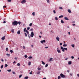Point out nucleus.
<instances>
[{
    "instance_id": "obj_23",
    "label": "nucleus",
    "mask_w": 79,
    "mask_h": 79,
    "mask_svg": "<svg viewBox=\"0 0 79 79\" xmlns=\"http://www.w3.org/2000/svg\"><path fill=\"white\" fill-rule=\"evenodd\" d=\"M61 23H62V24H63V23H64V21H63V20H61Z\"/></svg>"
},
{
    "instance_id": "obj_49",
    "label": "nucleus",
    "mask_w": 79,
    "mask_h": 79,
    "mask_svg": "<svg viewBox=\"0 0 79 79\" xmlns=\"http://www.w3.org/2000/svg\"><path fill=\"white\" fill-rule=\"evenodd\" d=\"M25 79H28V77H25Z\"/></svg>"
},
{
    "instance_id": "obj_6",
    "label": "nucleus",
    "mask_w": 79,
    "mask_h": 79,
    "mask_svg": "<svg viewBox=\"0 0 79 79\" xmlns=\"http://www.w3.org/2000/svg\"><path fill=\"white\" fill-rule=\"evenodd\" d=\"M60 48H61V50H62V52H64V48H63V47L61 46Z\"/></svg>"
},
{
    "instance_id": "obj_44",
    "label": "nucleus",
    "mask_w": 79,
    "mask_h": 79,
    "mask_svg": "<svg viewBox=\"0 0 79 79\" xmlns=\"http://www.w3.org/2000/svg\"><path fill=\"white\" fill-rule=\"evenodd\" d=\"M71 58L72 59H74V56H71Z\"/></svg>"
},
{
    "instance_id": "obj_40",
    "label": "nucleus",
    "mask_w": 79,
    "mask_h": 79,
    "mask_svg": "<svg viewBox=\"0 0 79 79\" xmlns=\"http://www.w3.org/2000/svg\"><path fill=\"white\" fill-rule=\"evenodd\" d=\"M59 9H60V10H63V7H59Z\"/></svg>"
},
{
    "instance_id": "obj_50",
    "label": "nucleus",
    "mask_w": 79,
    "mask_h": 79,
    "mask_svg": "<svg viewBox=\"0 0 79 79\" xmlns=\"http://www.w3.org/2000/svg\"><path fill=\"white\" fill-rule=\"evenodd\" d=\"M32 71H31V72L30 73V74H32Z\"/></svg>"
},
{
    "instance_id": "obj_7",
    "label": "nucleus",
    "mask_w": 79,
    "mask_h": 79,
    "mask_svg": "<svg viewBox=\"0 0 79 79\" xmlns=\"http://www.w3.org/2000/svg\"><path fill=\"white\" fill-rule=\"evenodd\" d=\"M26 2V0H23L21 1V3L23 4V3H25Z\"/></svg>"
},
{
    "instance_id": "obj_43",
    "label": "nucleus",
    "mask_w": 79,
    "mask_h": 79,
    "mask_svg": "<svg viewBox=\"0 0 79 79\" xmlns=\"http://www.w3.org/2000/svg\"><path fill=\"white\" fill-rule=\"evenodd\" d=\"M38 70H41V68H40L39 67H38Z\"/></svg>"
},
{
    "instance_id": "obj_5",
    "label": "nucleus",
    "mask_w": 79,
    "mask_h": 79,
    "mask_svg": "<svg viewBox=\"0 0 79 79\" xmlns=\"http://www.w3.org/2000/svg\"><path fill=\"white\" fill-rule=\"evenodd\" d=\"M46 42V41H45V40H41L40 41V42L41 43V44H43L44 43H45Z\"/></svg>"
},
{
    "instance_id": "obj_24",
    "label": "nucleus",
    "mask_w": 79,
    "mask_h": 79,
    "mask_svg": "<svg viewBox=\"0 0 79 79\" xmlns=\"http://www.w3.org/2000/svg\"><path fill=\"white\" fill-rule=\"evenodd\" d=\"M11 31L12 32H13V33H14V32H15V31H14V29H12Z\"/></svg>"
},
{
    "instance_id": "obj_27",
    "label": "nucleus",
    "mask_w": 79,
    "mask_h": 79,
    "mask_svg": "<svg viewBox=\"0 0 79 79\" xmlns=\"http://www.w3.org/2000/svg\"><path fill=\"white\" fill-rule=\"evenodd\" d=\"M7 71H8V72H11V69L8 70Z\"/></svg>"
},
{
    "instance_id": "obj_46",
    "label": "nucleus",
    "mask_w": 79,
    "mask_h": 79,
    "mask_svg": "<svg viewBox=\"0 0 79 79\" xmlns=\"http://www.w3.org/2000/svg\"><path fill=\"white\" fill-rule=\"evenodd\" d=\"M7 2H11V0H8L7 1Z\"/></svg>"
},
{
    "instance_id": "obj_26",
    "label": "nucleus",
    "mask_w": 79,
    "mask_h": 79,
    "mask_svg": "<svg viewBox=\"0 0 79 79\" xmlns=\"http://www.w3.org/2000/svg\"><path fill=\"white\" fill-rule=\"evenodd\" d=\"M22 76H23L22 75V74H21L19 76V78H21V77H22Z\"/></svg>"
},
{
    "instance_id": "obj_39",
    "label": "nucleus",
    "mask_w": 79,
    "mask_h": 79,
    "mask_svg": "<svg viewBox=\"0 0 79 79\" xmlns=\"http://www.w3.org/2000/svg\"><path fill=\"white\" fill-rule=\"evenodd\" d=\"M26 28H25L24 29V32H26Z\"/></svg>"
},
{
    "instance_id": "obj_11",
    "label": "nucleus",
    "mask_w": 79,
    "mask_h": 79,
    "mask_svg": "<svg viewBox=\"0 0 79 79\" xmlns=\"http://www.w3.org/2000/svg\"><path fill=\"white\" fill-rule=\"evenodd\" d=\"M1 39L2 40H4L5 39V36L3 37Z\"/></svg>"
},
{
    "instance_id": "obj_41",
    "label": "nucleus",
    "mask_w": 79,
    "mask_h": 79,
    "mask_svg": "<svg viewBox=\"0 0 79 79\" xmlns=\"http://www.w3.org/2000/svg\"><path fill=\"white\" fill-rule=\"evenodd\" d=\"M30 29V27H27V30H29Z\"/></svg>"
},
{
    "instance_id": "obj_59",
    "label": "nucleus",
    "mask_w": 79,
    "mask_h": 79,
    "mask_svg": "<svg viewBox=\"0 0 79 79\" xmlns=\"http://www.w3.org/2000/svg\"><path fill=\"white\" fill-rule=\"evenodd\" d=\"M3 23H6V22L5 21H4L3 22Z\"/></svg>"
},
{
    "instance_id": "obj_13",
    "label": "nucleus",
    "mask_w": 79,
    "mask_h": 79,
    "mask_svg": "<svg viewBox=\"0 0 79 79\" xmlns=\"http://www.w3.org/2000/svg\"><path fill=\"white\" fill-rule=\"evenodd\" d=\"M72 63V62L71 61H69L68 62L69 64H71Z\"/></svg>"
},
{
    "instance_id": "obj_4",
    "label": "nucleus",
    "mask_w": 79,
    "mask_h": 79,
    "mask_svg": "<svg viewBox=\"0 0 79 79\" xmlns=\"http://www.w3.org/2000/svg\"><path fill=\"white\" fill-rule=\"evenodd\" d=\"M34 32H31L30 36H31V37H34Z\"/></svg>"
},
{
    "instance_id": "obj_9",
    "label": "nucleus",
    "mask_w": 79,
    "mask_h": 79,
    "mask_svg": "<svg viewBox=\"0 0 79 79\" xmlns=\"http://www.w3.org/2000/svg\"><path fill=\"white\" fill-rule=\"evenodd\" d=\"M68 12H69V13H71L72 12H71V10L69 9H68Z\"/></svg>"
},
{
    "instance_id": "obj_63",
    "label": "nucleus",
    "mask_w": 79,
    "mask_h": 79,
    "mask_svg": "<svg viewBox=\"0 0 79 79\" xmlns=\"http://www.w3.org/2000/svg\"><path fill=\"white\" fill-rule=\"evenodd\" d=\"M48 48V47L47 46L45 47V48Z\"/></svg>"
},
{
    "instance_id": "obj_21",
    "label": "nucleus",
    "mask_w": 79,
    "mask_h": 79,
    "mask_svg": "<svg viewBox=\"0 0 79 79\" xmlns=\"http://www.w3.org/2000/svg\"><path fill=\"white\" fill-rule=\"evenodd\" d=\"M64 19H65V20H68V18L66 17H64Z\"/></svg>"
},
{
    "instance_id": "obj_54",
    "label": "nucleus",
    "mask_w": 79,
    "mask_h": 79,
    "mask_svg": "<svg viewBox=\"0 0 79 79\" xmlns=\"http://www.w3.org/2000/svg\"><path fill=\"white\" fill-rule=\"evenodd\" d=\"M28 34V37L29 38H30V36L29 35V34Z\"/></svg>"
},
{
    "instance_id": "obj_57",
    "label": "nucleus",
    "mask_w": 79,
    "mask_h": 79,
    "mask_svg": "<svg viewBox=\"0 0 79 79\" xmlns=\"http://www.w3.org/2000/svg\"><path fill=\"white\" fill-rule=\"evenodd\" d=\"M18 24H21V23L20 22H18Z\"/></svg>"
},
{
    "instance_id": "obj_34",
    "label": "nucleus",
    "mask_w": 79,
    "mask_h": 79,
    "mask_svg": "<svg viewBox=\"0 0 79 79\" xmlns=\"http://www.w3.org/2000/svg\"><path fill=\"white\" fill-rule=\"evenodd\" d=\"M71 46L73 48H74V44H72Z\"/></svg>"
},
{
    "instance_id": "obj_52",
    "label": "nucleus",
    "mask_w": 79,
    "mask_h": 79,
    "mask_svg": "<svg viewBox=\"0 0 79 79\" xmlns=\"http://www.w3.org/2000/svg\"><path fill=\"white\" fill-rule=\"evenodd\" d=\"M15 60H17V59H18V58H17V57H15Z\"/></svg>"
},
{
    "instance_id": "obj_3",
    "label": "nucleus",
    "mask_w": 79,
    "mask_h": 79,
    "mask_svg": "<svg viewBox=\"0 0 79 79\" xmlns=\"http://www.w3.org/2000/svg\"><path fill=\"white\" fill-rule=\"evenodd\" d=\"M60 76H61V77H62V78H64V77H65V76L62 73H61L60 74Z\"/></svg>"
},
{
    "instance_id": "obj_48",
    "label": "nucleus",
    "mask_w": 79,
    "mask_h": 79,
    "mask_svg": "<svg viewBox=\"0 0 79 79\" xmlns=\"http://www.w3.org/2000/svg\"><path fill=\"white\" fill-rule=\"evenodd\" d=\"M53 13H54V14H55V13H56V12L55 11V10H53Z\"/></svg>"
},
{
    "instance_id": "obj_35",
    "label": "nucleus",
    "mask_w": 79,
    "mask_h": 79,
    "mask_svg": "<svg viewBox=\"0 0 79 79\" xmlns=\"http://www.w3.org/2000/svg\"><path fill=\"white\" fill-rule=\"evenodd\" d=\"M24 34L25 35V37H27V34L25 32L24 33Z\"/></svg>"
},
{
    "instance_id": "obj_31",
    "label": "nucleus",
    "mask_w": 79,
    "mask_h": 79,
    "mask_svg": "<svg viewBox=\"0 0 79 79\" xmlns=\"http://www.w3.org/2000/svg\"><path fill=\"white\" fill-rule=\"evenodd\" d=\"M32 15L33 16H35V12H33L32 13Z\"/></svg>"
},
{
    "instance_id": "obj_37",
    "label": "nucleus",
    "mask_w": 79,
    "mask_h": 79,
    "mask_svg": "<svg viewBox=\"0 0 79 79\" xmlns=\"http://www.w3.org/2000/svg\"><path fill=\"white\" fill-rule=\"evenodd\" d=\"M6 55H7L8 56H10V54H6Z\"/></svg>"
},
{
    "instance_id": "obj_42",
    "label": "nucleus",
    "mask_w": 79,
    "mask_h": 79,
    "mask_svg": "<svg viewBox=\"0 0 79 79\" xmlns=\"http://www.w3.org/2000/svg\"><path fill=\"white\" fill-rule=\"evenodd\" d=\"M25 58H27V56L25 55L24 56Z\"/></svg>"
},
{
    "instance_id": "obj_20",
    "label": "nucleus",
    "mask_w": 79,
    "mask_h": 79,
    "mask_svg": "<svg viewBox=\"0 0 79 79\" xmlns=\"http://www.w3.org/2000/svg\"><path fill=\"white\" fill-rule=\"evenodd\" d=\"M28 58H29V59L30 60V59H31L32 58V56H29L28 57Z\"/></svg>"
},
{
    "instance_id": "obj_45",
    "label": "nucleus",
    "mask_w": 79,
    "mask_h": 79,
    "mask_svg": "<svg viewBox=\"0 0 79 79\" xmlns=\"http://www.w3.org/2000/svg\"><path fill=\"white\" fill-rule=\"evenodd\" d=\"M61 78V77L60 76H58V79H60Z\"/></svg>"
},
{
    "instance_id": "obj_36",
    "label": "nucleus",
    "mask_w": 79,
    "mask_h": 79,
    "mask_svg": "<svg viewBox=\"0 0 79 79\" xmlns=\"http://www.w3.org/2000/svg\"><path fill=\"white\" fill-rule=\"evenodd\" d=\"M64 50L67 51V50H68V49H67V48H64Z\"/></svg>"
},
{
    "instance_id": "obj_2",
    "label": "nucleus",
    "mask_w": 79,
    "mask_h": 79,
    "mask_svg": "<svg viewBox=\"0 0 79 79\" xmlns=\"http://www.w3.org/2000/svg\"><path fill=\"white\" fill-rule=\"evenodd\" d=\"M57 51L58 53H61V51H60V50L59 49V48L57 46Z\"/></svg>"
},
{
    "instance_id": "obj_32",
    "label": "nucleus",
    "mask_w": 79,
    "mask_h": 79,
    "mask_svg": "<svg viewBox=\"0 0 79 79\" xmlns=\"http://www.w3.org/2000/svg\"><path fill=\"white\" fill-rule=\"evenodd\" d=\"M8 66V64H5V67L6 68Z\"/></svg>"
},
{
    "instance_id": "obj_62",
    "label": "nucleus",
    "mask_w": 79,
    "mask_h": 79,
    "mask_svg": "<svg viewBox=\"0 0 79 79\" xmlns=\"http://www.w3.org/2000/svg\"><path fill=\"white\" fill-rule=\"evenodd\" d=\"M75 25H76V24H73V26H75Z\"/></svg>"
},
{
    "instance_id": "obj_30",
    "label": "nucleus",
    "mask_w": 79,
    "mask_h": 79,
    "mask_svg": "<svg viewBox=\"0 0 79 79\" xmlns=\"http://www.w3.org/2000/svg\"><path fill=\"white\" fill-rule=\"evenodd\" d=\"M48 66V64H46V65L45 66V68H47Z\"/></svg>"
},
{
    "instance_id": "obj_18",
    "label": "nucleus",
    "mask_w": 79,
    "mask_h": 79,
    "mask_svg": "<svg viewBox=\"0 0 79 79\" xmlns=\"http://www.w3.org/2000/svg\"><path fill=\"white\" fill-rule=\"evenodd\" d=\"M40 73V71L39 70L38 71V73H37V74H39Z\"/></svg>"
},
{
    "instance_id": "obj_28",
    "label": "nucleus",
    "mask_w": 79,
    "mask_h": 79,
    "mask_svg": "<svg viewBox=\"0 0 79 79\" xmlns=\"http://www.w3.org/2000/svg\"><path fill=\"white\" fill-rule=\"evenodd\" d=\"M32 23H31L29 24V26H30V27L32 26Z\"/></svg>"
},
{
    "instance_id": "obj_55",
    "label": "nucleus",
    "mask_w": 79,
    "mask_h": 79,
    "mask_svg": "<svg viewBox=\"0 0 79 79\" xmlns=\"http://www.w3.org/2000/svg\"><path fill=\"white\" fill-rule=\"evenodd\" d=\"M12 73L13 74H15V73L14 72H13Z\"/></svg>"
},
{
    "instance_id": "obj_15",
    "label": "nucleus",
    "mask_w": 79,
    "mask_h": 79,
    "mask_svg": "<svg viewBox=\"0 0 79 79\" xmlns=\"http://www.w3.org/2000/svg\"><path fill=\"white\" fill-rule=\"evenodd\" d=\"M41 63L42 64H43L44 65L45 64V62L43 61H42Z\"/></svg>"
},
{
    "instance_id": "obj_61",
    "label": "nucleus",
    "mask_w": 79,
    "mask_h": 79,
    "mask_svg": "<svg viewBox=\"0 0 79 79\" xmlns=\"http://www.w3.org/2000/svg\"><path fill=\"white\" fill-rule=\"evenodd\" d=\"M30 31H33V29H32V28H31L30 29Z\"/></svg>"
},
{
    "instance_id": "obj_53",
    "label": "nucleus",
    "mask_w": 79,
    "mask_h": 79,
    "mask_svg": "<svg viewBox=\"0 0 79 79\" xmlns=\"http://www.w3.org/2000/svg\"><path fill=\"white\" fill-rule=\"evenodd\" d=\"M3 8H6V6H3Z\"/></svg>"
},
{
    "instance_id": "obj_60",
    "label": "nucleus",
    "mask_w": 79,
    "mask_h": 79,
    "mask_svg": "<svg viewBox=\"0 0 79 79\" xmlns=\"http://www.w3.org/2000/svg\"><path fill=\"white\" fill-rule=\"evenodd\" d=\"M70 76H72V75H73V74H72V73H70Z\"/></svg>"
},
{
    "instance_id": "obj_16",
    "label": "nucleus",
    "mask_w": 79,
    "mask_h": 79,
    "mask_svg": "<svg viewBox=\"0 0 79 79\" xmlns=\"http://www.w3.org/2000/svg\"><path fill=\"white\" fill-rule=\"evenodd\" d=\"M59 18H63V16L62 15L60 16L59 17Z\"/></svg>"
},
{
    "instance_id": "obj_12",
    "label": "nucleus",
    "mask_w": 79,
    "mask_h": 79,
    "mask_svg": "<svg viewBox=\"0 0 79 79\" xmlns=\"http://www.w3.org/2000/svg\"><path fill=\"white\" fill-rule=\"evenodd\" d=\"M21 33V31H17V34H20V33Z\"/></svg>"
},
{
    "instance_id": "obj_29",
    "label": "nucleus",
    "mask_w": 79,
    "mask_h": 79,
    "mask_svg": "<svg viewBox=\"0 0 79 79\" xmlns=\"http://www.w3.org/2000/svg\"><path fill=\"white\" fill-rule=\"evenodd\" d=\"M10 53H13V51L12 50H10Z\"/></svg>"
},
{
    "instance_id": "obj_33",
    "label": "nucleus",
    "mask_w": 79,
    "mask_h": 79,
    "mask_svg": "<svg viewBox=\"0 0 79 79\" xmlns=\"http://www.w3.org/2000/svg\"><path fill=\"white\" fill-rule=\"evenodd\" d=\"M17 66H20V64H19V63H18L17 64Z\"/></svg>"
},
{
    "instance_id": "obj_17",
    "label": "nucleus",
    "mask_w": 79,
    "mask_h": 79,
    "mask_svg": "<svg viewBox=\"0 0 79 79\" xmlns=\"http://www.w3.org/2000/svg\"><path fill=\"white\" fill-rule=\"evenodd\" d=\"M55 20H58V19L57 18V17H56L55 18Z\"/></svg>"
},
{
    "instance_id": "obj_38",
    "label": "nucleus",
    "mask_w": 79,
    "mask_h": 79,
    "mask_svg": "<svg viewBox=\"0 0 79 79\" xmlns=\"http://www.w3.org/2000/svg\"><path fill=\"white\" fill-rule=\"evenodd\" d=\"M6 51H8V48H6Z\"/></svg>"
},
{
    "instance_id": "obj_10",
    "label": "nucleus",
    "mask_w": 79,
    "mask_h": 79,
    "mask_svg": "<svg viewBox=\"0 0 79 79\" xmlns=\"http://www.w3.org/2000/svg\"><path fill=\"white\" fill-rule=\"evenodd\" d=\"M53 60V58H50V59H49V61H53V60Z\"/></svg>"
},
{
    "instance_id": "obj_25",
    "label": "nucleus",
    "mask_w": 79,
    "mask_h": 79,
    "mask_svg": "<svg viewBox=\"0 0 79 79\" xmlns=\"http://www.w3.org/2000/svg\"><path fill=\"white\" fill-rule=\"evenodd\" d=\"M3 68V65H2L1 66V69H2Z\"/></svg>"
},
{
    "instance_id": "obj_19",
    "label": "nucleus",
    "mask_w": 79,
    "mask_h": 79,
    "mask_svg": "<svg viewBox=\"0 0 79 79\" xmlns=\"http://www.w3.org/2000/svg\"><path fill=\"white\" fill-rule=\"evenodd\" d=\"M63 47H67V44H64L63 45Z\"/></svg>"
},
{
    "instance_id": "obj_58",
    "label": "nucleus",
    "mask_w": 79,
    "mask_h": 79,
    "mask_svg": "<svg viewBox=\"0 0 79 79\" xmlns=\"http://www.w3.org/2000/svg\"><path fill=\"white\" fill-rule=\"evenodd\" d=\"M1 61H2L3 62V61H4V60H3V59H1Z\"/></svg>"
},
{
    "instance_id": "obj_1",
    "label": "nucleus",
    "mask_w": 79,
    "mask_h": 79,
    "mask_svg": "<svg viewBox=\"0 0 79 79\" xmlns=\"http://www.w3.org/2000/svg\"><path fill=\"white\" fill-rule=\"evenodd\" d=\"M12 24L14 25H15L16 26V25H18V22L16 21H15L12 23Z\"/></svg>"
},
{
    "instance_id": "obj_56",
    "label": "nucleus",
    "mask_w": 79,
    "mask_h": 79,
    "mask_svg": "<svg viewBox=\"0 0 79 79\" xmlns=\"http://www.w3.org/2000/svg\"><path fill=\"white\" fill-rule=\"evenodd\" d=\"M60 45H61V46L62 45V43H60Z\"/></svg>"
},
{
    "instance_id": "obj_14",
    "label": "nucleus",
    "mask_w": 79,
    "mask_h": 79,
    "mask_svg": "<svg viewBox=\"0 0 79 79\" xmlns=\"http://www.w3.org/2000/svg\"><path fill=\"white\" fill-rule=\"evenodd\" d=\"M31 62H30V61L29 62L28 65L29 66H30L31 65Z\"/></svg>"
},
{
    "instance_id": "obj_8",
    "label": "nucleus",
    "mask_w": 79,
    "mask_h": 79,
    "mask_svg": "<svg viewBox=\"0 0 79 79\" xmlns=\"http://www.w3.org/2000/svg\"><path fill=\"white\" fill-rule=\"evenodd\" d=\"M56 40H57V41H60V38L58 37H56Z\"/></svg>"
},
{
    "instance_id": "obj_47",
    "label": "nucleus",
    "mask_w": 79,
    "mask_h": 79,
    "mask_svg": "<svg viewBox=\"0 0 79 79\" xmlns=\"http://www.w3.org/2000/svg\"><path fill=\"white\" fill-rule=\"evenodd\" d=\"M26 48V47L25 46H23V49H25Z\"/></svg>"
},
{
    "instance_id": "obj_51",
    "label": "nucleus",
    "mask_w": 79,
    "mask_h": 79,
    "mask_svg": "<svg viewBox=\"0 0 79 79\" xmlns=\"http://www.w3.org/2000/svg\"><path fill=\"white\" fill-rule=\"evenodd\" d=\"M47 2H48V3H50V1H49V0H47Z\"/></svg>"
},
{
    "instance_id": "obj_22",
    "label": "nucleus",
    "mask_w": 79,
    "mask_h": 79,
    "mask_svg": "<svg viewBox=\"0 0 79 79\" xmlns=\"http://www.w3.org/2000/svg\"><path fill=\"white\" fill-rule=\"evenodd\" d=\"M26 32L27 34H29V31L27 30H26Z\"/></svg>"
},
{
    "instance_id": "obj_64",
    "label": "nucleus",
    "mask_w": 79,
    "mask_h": 79,
    "mask_svg": "<svg viewBox=\"0 0 79 79\" xmlns=\"http://www.w3.org/2000/svg\"><path fill=\"white\" fill-rule=\"evenodd\" d=\"M77 76L78 77H79V74H77Z\"/></svg>"
}]
</instances>
